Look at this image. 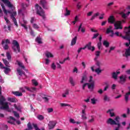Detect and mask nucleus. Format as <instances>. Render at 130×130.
I'll return each instance as SVG.
<instances>
[{"label":"nucleus","mask_w":130,"mask_h":130,"mask_svg":"<svg viewBox=\"0 0 130 130\" xmlns=\"http://www.w3.org/2000/svg\"><path fill=\"white\" fill-rule=\"evenodd\" d=\"M2 95V87L0 86V105L1 109H4V110H7L9 112L13 111V109L10 110L9 109V103L8 102H5L6 101V99Z\"/></svg>","instance_id":"f257e3e1"},{"label":"nucleus","mask_w":130,"mask_h":130,"mask_svg":"<svg viewBox=\"0 0 130 130\" xmlns=\"http://www.w3.org/2000/svg\"><path fill=\"white\" fill-rule=\"evenodd\" d=\"M1 7H2V9L3 10L4 13L6 16H8V14H10L11 18L13 20L14 24L16 27H18V23L17 22V20H16V16H17V12L16 11H7L6 8H5V5L4 4H1Z\"/></svg>","instance_id":"f03ea898"},{"label":"nucleus","mask_w":130,"mask_h":130,"mask_svg":"<svg viewBox=\"0 0 130 130\" xmlns=\"http://www.w3.org/2000/svg\"><path fill=\"white\" fill-rule=\"evenodd\" d=\"M108 22L111 24H114L115 29L118 30V29H122V25H121V21L115 22V19L113 16H110L108 19Z\"/></svg>","instance_id":"7ed1b4c3"},{"label":"nucleus","mask_w":130,"mask_h":130,"mask_svg":"<svg viewBox=\"0 0 130 130\" xmlns=\"http://www.w3.org/2000/svg\"><path fill=\"white\" fill-rule=\"evenodd\" d=\"M107 123L111 124L112 125L117 124V127L115 128V130H119V129L120 128V123H119V117L118 116L116 117V118H115V120L111 118H109L107 120Z\"/></svg>","instance_id":"20e7f679"},{"label":"nucleus","mask_w":130,"mask_h":130,"mask_svg":"<svg viewBox=\"0 0 130 130\" xmlns=\"http://www.w3.org/2000/svg\"><path fill=\"white\" fill-rule=\"evenodd\" d=\"M124 32L126 34L125 36H122L123 39H125L126 40H128L129 41L128 43H126V46H129L130 44V25L128 27H125L124 28Z\"/></svg>","instance_id":"39448f33"},{"label":"nucleus","mask_w":130,"mask_h":130,"mask_svg":"<svg viewBox=\"0 0 130 130\" xmlns=\"http://www.w3.org/2000/svg\"><path fill=\"white\" fill-rule=\"evenodd\" d=\"M93 80V77L90 76V78H89V83H85L83 85V90L85 89V87L87 86H88V88L89 90H91V91H92V90H93V88H94V81L92 80Z\"/></svg>","instance_id":"423d86ee"},{"label":"nucleus","mask_w":130,"mask_h":130,"mask_svg":"<svg viewBox=\"0 0 130 130\" xmlns=\"http://www.w3.org/2000/svg\"><path fill=\"white\" fill-rule=\"evenodd\" d=\"M35 7H36V10L37 11V14L38 15H39V16H41V17H42L43 19L45 20V14H44V11H43V10H42V8L39 6L38 4H36L35 5Z\"/></svg>","instance_id":"0eeeda50"},{"label":"nucleus","mask_w":130,"mask_h":130,"mask_svg":"<svg viewBox=\"0 0 130 130\" xmlns=\"http://www.w3.org/2000/svg\"><path fill=\"white\" fill-rule=\"evenodd\" d=\"M130 5L128 6L126 9L124 10L123 11H122L120 13L122 18L123 19H126L127 17L129 16L130 14Z\"/></svg>","instance_id":"6e6552de"},{"label":"nucleus","mask_w":130,"mask_h":130,"mask_svg":"<svg viewBox=\"0 0 130 130\" xmlns=\"http://www.w3.org/2000/svg\"><path fill=\"white\" fill-rule=\"evenodd\" d=\"M12 44L13 45L12 48L14 52H16V53L20 52V45L19 43H18L16 40H14L13 41Z\"/></svg>","instance_id":"1a4fd4ad"},{"label":"nucleus","mask_w":130,"mask_h":130,"mask_svg":"<svg viewBox=\"0 0 130 130\" xmlns=\"http://www.w3.org/2000/svg\"><path fill=\"white\" fill-rule=\"evenodd\" d=\"M25 90H27L29 92H36V88L35 87H31L30 88L27 86H25L24 87L20 88V91L21 92H22V93H25Z\"/></svg>","instance_id":"9d476101"},{"label":"nucleus","mask_w":130,"mask_h":130,"mask_svg":"<svg viewBox=\"0 0 130 130\" xmlns=\"http://www.w3.org/2000/svg\"><path fill=\"white\" fill-rule=\"evenodd\" d=\"M17 71L19 76L20 77H22L23 79H26V78H27V76L26 75V74H25V73L23 72V71H22V70L20 69V68H18L17 69Z\"/></svg>","instance_id":"9b49d317"},{"label":"nucleus","mask_w":130,"mask_h":130,"mask_svg":"<svg viewBox=\"0 0 130 130\" xmlns=\"http://www.w3.org/2000/svg\"><path fill=\"white\" fill-rule=\"evenodd\" d=\"M55 124H56V123L54 121H51L48 123V126L49 129H52V128H54L55 126Z\"/></svg>","instance_id":"f8f14e48"},{"label":"nucleus","mask_w":130,"mask_h":130,"mask_svg":"<svg viewBox=\"0 0 130 130\" xmlns=\"http://www.w3.org/2000/svg\"><path fill=\"white\" fill-rule=\"evenodd\" d=\"M27 24H28V22L24 19H23V21L20 22L21 26H22V27H23V28H24L25 30H28V27L26 25Z\"/></svg>","instance_id":"ddd939ff"},{"label":"nucleus","mask_w":130,"mask_h":130,"mask_svg":"<svg viewBox=\"0 0 130 130\" xmlns=\"http://www.w3.org/2000/svg\"><path fill=\"white\" fill-rule=\"evenodd\" d=\"M91 44H92V43L90 42L87 44H86L85 46H86V48H87L88 50L94 51L95 50V47L91 46Z\"/></svg>","instance_id":"4468645a"},{"label":"nucleus","mask_w":130,"mask_h":130,"mask_svg":"<svg viewBox=\"0 0 130 130\" xmlns=\"http://www.w3.org/2000/svg\"><path fill=\"white\" fill-rule=\"evenodd\" d=\"M107 113L109 114L111 117L113 116H115V114H114V109H110L107 112Z\"/></svg>","instance_id":"2eb2a0df"},{"label":"nucleus","mask_w":130,"mask_h":130,"mask_svg":"<svg viewBox=\"0 0 130 130\" xmlns=\"http://www.w3.org/2000/svg\"><path fill=\"white\" fill-rule=\"evenodd\" d=\"M2 1L3 3H4L5 5H7V6L9 8H12V7H13V5H12V4H11V3L10 2V1H9V0H2Z\"/></svg>","instance_id":"dca6fc26"},{"label":"nucleus","mask_w":130,"mask_h":130,"mask_svg":"<svg viewBox=\"0 0 130 130\" xmlns=\"http://www.w3.org/2000/svg\"><path fill=\"white\" fill-rule=\"evenodd\" d=\"M82 26H83V23H81L79 25L78 29V32H82V33H85V31H86V29H85V27H82Z\"/></svg>","instance_id":"f3484780"},{"label":"nucleus","mask_w":130,"mask_h":130,"mask_svg":"<svg viewBox=\"0 0 130 130\" xmlns=\"http://www.w3.org/2000/svg\"><path fill=\"white\" fill-rule=\"evenodd\" d=\"M128 89L129 90V92L126 93V94H125V100L126 102H127L128 101V97H129V95H130V87L129 86L128 87Z\"/></svg>","instance_id":"a211bd4d"},{"label":"nucleus","mask_w":130,"mask_h":130,"mask_svg":"<svg viewBox=\"0 0 130 130\" xmlns=\"http://www.w3.org/2000/svg\"><path fill=\"white\" fill-rule=\"evenodd\" d=\"M69 122L70 123H73V124H75V123H76L77 124H80L81 123V122L76 121V120L73 118H70L69 119Z\"/></svg>","instance_id":"6ab92c4d"},{"label":"nucleus","mask_w":130,"mask_h":130,"mask_svg":"<svg viewBox=\"0 0 130 130\" xmlns=\"http://www.w3.org/2000/svg\"><path fill=\"white\" fill-rule=\"evenodd\" d=\"M10 118L11 120L8 121V123H11V124H15V121H16V119L12 116H10Z\"/></svg>","instance_id":"aec40b11"},{"label":"nucleus","mask_w":130,"mask_h":130,"mask_svg":"<svg viewBox=\"0 0 130 130\" xmlns=\"http://www.w3.org/2000/svg\"><path fill=\"white\" fill-rule=\"evenodd\" d=\"M120 72H114L112 74V78L113 79H114V80H117V75L119 74Z\"/></svg>","instance_id":"412c9836"},{"label":"nucleus","mask_w":130,"mask_h":130,"mask_svg":"<svg viewBox=\"0 0 130 130\" xmlns=\"http://www.w3.org/2000/svg\"><path fill=\"white\" fill-rule=\"evenodd\" d=\"M40 4L42 5L44 9H47L46 8V1L45 0H41Z\"/></svg>","instance_id":"4be33fe9"},{"label":"nucleus","mask_w":130,"mask_h":130,"mask_svg":"<svg viewBox=\"0 0 130 130\" xmlns=\"http://www.w3.org/2000/svg\"><path fill=\"white\" fill-rule=\"evenodd\" d=\"M45 55L46 57L49 58V57H53V54L51 53L50 52L46 51L45 53Z\"/></svg>","instance_id":"5701e85b"},{"label":"nucleus","mask_w":130,"mask_h":130,"mask_svg":"<svg viewBox=\"0 0 130 130\" xmlns=\"http://www.w3.org/2000/svg\"><path fill=\"white\" fill-rule=\"evenodd\" d=\"M12 93L15 96H23V93L20 91H12Z\"/></svg>","instance_id":"b1692460"},{"label":"nucleus","mask_w":130,"mask_h":130,"mask_svg":"<svg viewBox=\"0 0 130 130\" xmlns=\"http://www.w3.org/2000/svg\"><path fill=\"white\" fill-rule=\"evenodd\" d=\"M4 69V73L8 75L11 72V69L7 68V67H4L3 68Z\"/></svg>","instance_id":"393cba45"},{"label":"nucleus","mask_w":130,"mask_h":130,"mask_svg":"<svg viewBox=\"0 0 130 130\" xmlns=\"http://www.w3.org/2000/svg\"><path fill=\"white\" fill-rule=\"evenodd\" d=\"M36 42H37L39 44H42V39L40 38V37H37L36 39Z\"/></svg>","instance_id":"a878e982"},{"label":"nucleus","mask_w":130,"mask_h":130,"mask_svg":"<svg viewBox=\"0 0 130 130\" xmlns=\"http://www.w3.org/2000/svg\"><path fill=\"white\" fill-rule=\"evenodd\" d=\"M82 115L81 116L82 119L84 120L87 119V116H86V113H85V109L82 110Z\"/></svg>","instance_id":"bb28decb"},{"label":"nucleus","mask_w":130,"mask_h":130,"mask_svg":"<svg viewBox=\"0 0 130 130\" xmlns=\"http://www.w3.org/2000/svg\"><path fill=\"white\" fill-rule=\"evenodd\" d=\"M3 60L6 67H7V68H10V63L9 62V61H8V60H7V59H3Z\"/></svg>","instance_id":"cd10ccee"},{"label":"nucleus","mask_w":130,"mask_h":130,"mask_svg":"<svg viewBox=\"0 0 130 130\" xmlns=\"http://www.w3.org/2000/svg\"><path fill=\"white\" fill-rule=\"evenodd\" d=\"M125 55L126 57L127 56H129L130 55V47L128 49H126L125 52Z\"/></svg>","instance_id":"c85d7f7f"},{"label":"nucleus","mask_w":130,"mask_h":130,"mask_svg":"<svg viewBox=\"0 0 130 130\" xmlns=\"http://www.w3.org/2000/svg\"><path fill=\"white\" fill-rule=\"evenodd\" d=\"M76 43H77V37H75L74 38L72 39L71 45L73 46V45H75V44H76Z\"/></svg>","instance_id":"c756f323"},{"label":"nucleus","mask_w":130,"mask_h":130,"mask_svg":"<svg viewBox=\"0 0 130 130\" xmlns=\"http://www.w3.org/2000/svg\"><path fill=\"white\" fill-rule=\"evenodd\" d=\"M95 57L94 58V60H97V59H98V58L100 55V51H96L95 53Z\"/></svg>","instance_id":"7c9ffc66"},{"label":"nucleus","mask_w":130,"mask_h":130,"mask_svg":"<svg viewBox=\"0 0 130 130\" xmlns=\"http://www.w3.org/2000/svg\"><path fill=\"white\" fill-rule=\"evenodd\" d=\"M10 40L9 39H6V40H4L2 41V45H4V44H10Z\"/></svg>","instance_id":"2f4dec72"},{"label":"nucleus","mask_w":130,"mask_h":130,"mask_svg":"<svg viewBox=\"0 0 130 130\" xmlns=\"http://www.w3.org/2000/svg\"><path fill=\"white\" fill-rule=\"evenodd\" d=\"M125 82V78L123 77V76L120 77V81L119 83L121 84H123Z\"/></svg>","instance_id":"473e14b6"},{"label":"nucleus","mask_w":130,"mask_h":130,"mask_svg":"<svg viewBox=\"0 0 130 130\" xmlns=\"http://www.w3.org/2000/svg\"><path fill=\"white\" fill-rule=\"evenodd\" d=\"M17 62L19 66V67H20V68H21V69H23V70H25V67L24 66V65H23V63L19 61H17Z\"/></svg>","instance_id":"72a5a7b5"},{"label":"nucleus","mask_w":130,"mask_h":130,"mask_svg":"<svg viewBox=\"0 0 130 130\" xmlns=\"http://www.w3.org/2000/svg\"><path fill=\"white\" fill-rule=\"evenodd\" d=\"M33 129V126H32V124H31V123L29 122L27 124V128L25 129V130H32Z\"/></svg>","instance_id":"f704fd0d"},{"label":"nucleus","mask_w":130,"mask_h":130,"mask_svg":"<svg viewBox=\"0 0 130 130\" xmlns=\"http://www.w3.org/2000/svg\"><path fill=\"white\" fill-rule=\"evenodd\" d=\"M14 107H15V109H16V110H18V111L21 112V110L22 109V107H21V106H17V105L14 104Z\"/></svg>","instance_id":"c9c22d12"},{"label":"nucleus","mask_w":130,"mask_h":130,"mask_svg":"<svg viewBox=\"0 0 130 130\" xmlns=\"http://www.w3.org/2000/svg\"><path fill=\"white\" fill-rule=\"evenodd\" d=\"M60 105L61 107H67V106H68L69 107H71V105L68 104L66 103H60Z\"/></svg>","instance_id":"e433bc0d"},{"label":"nucleus","mask_w":130,"mask_h":130,"mask_svg":"<svg viewBox=\"0 0 130 130\" xmlns=\"http://www.w3.org/2000/svg\"><path fill=\"white\" fill-rule=\"evenodd\" d=\"M76 22H79V16H76L74 18V21H72L73 24L75 25Z\"/></svg>","instance_id":"4c0bfd02"},{"label":"nucleus","mask_w":130,"mask_h":130,"mask_svg":"<svg viewBox=\"0 0 130 130\" xmlns=\"http://www.w3.org/2000/svg\"><path fill=\"white\" fill-rule=\"evenodd\" d=\"M85 82H87V77L86 76H83L82 80L81 81V84L83 83H85Z\"/></svg>","instance_id":"58836bf2"},{"label":"nucleus","mask_w":130,"mask_h":130,"mask_svg":"<svg viewBox=\"0 0 130 130\" xmlns=\"http://www.w3.org/2000/svg\"><path fill=\"white\" fill-rule=\"evenodd\" d=\"M103 44L106 47H108L109 46V42H108L107 41H104L103 43Z\"/></svg>","instance_id":"ea45409f"},{"label":"nucleus","mask_w":130,"mask_h":130,"mask_svg":"<svg viewBox=\"0 0 130 130\" xmlns=\"http://www.w3.org/2000/svg\"><path fill=\"white\" fill-rule=\"evenodd\" d=\"M37 118L39 119V120H43L44 119V116L42 115H38L37 116Z\"/></svg>","instance_id":"a19ab883"},{"label":"nucleus","mask_w":130,"mask_h":130,"mask_svg":"<svg viewBox=\"0 0 130 130\" xmlns=\"http://www.w3.org/2000/svg\"><path fill=\"white\" fill-rule=\"evenodd\" d=\"M112 29V26H110L107 29L106 33H107L108 34L110 33V32H112L113 31L111 30Z\"/></svg>","instance_id":"79ce46f5"},{"label":"nucleus","mask_w":130,"mask_h":130,"mask_svg":"<svg viewBox=\"0 0 130 130\" xmlns=\"http://www.w3.org/2000/svg\"><path fill=\"white\" fill-rule=\"evenodd\" d=\"M67 95H69V90L68 89H67L64 93L62 94V96L63 98L67 97Z\"/></svg>","instance_id":"37998d69"},{"label":"nucleus","mask_w":130,"mask_h":130,"mask_svg":"<svg viewBox=\"0 0 130 130\" xmlns=\"http://www.w3.org/2000/svg\"><path fill=\"white\" fill-rule=\"evenodd\" d=\"M6 56L8 60H10V59L12 58V56H11V54H10V52H7Z\"/></svg>","instance_id":"c03bdc74"},{"label":"nucleus","mask_w":130,"mask_h":130,"mask_svg":"<svg viewBox=\"0 0 130 130\" xmlns=\"http://www.w3.org/2000/svg\"><path fill=\"white\" fill-rule=\"evenodd\" d=\"M70 15H71V11L69 10H68L67 8H66V12L64 14V16H70Z\"/></svg>","instance_id":"a18cd8bd"},{"label":"nucleus","mask_w":130,"mask_h":130,"mask_svg":"<svg viewBox=\"0 0 130 130\" xmlns=\"http://www.w3.org/2000/svg\"><path fill=\"white\" fill-rule=\"evenodd\" d=\"M32 83L34 86H37L38 85V82L35 79L32 80Z\"/></svg>","instance_id":"49530a36"},{"label":"nucleus","mask_w":130,"mask_h":130,"mask_svg":"<svg viewBox=\"0 0 130 130\" xmlns=\"http://www.w3.org/2000/svg\"><path fill=\"white\" fill-rule=\"evenodd\" d=\"M51 68L52 70H55L56 69V65H55V63H52Z\"/></svg>","instance_id":"de8ad7c7"},{"label":"nucleus","mask_w":130,"mask_h":130,"mask_svg":"<svg viewBox=\"0 0 130 130\" xmlns=\"http://www.w3.org/2000/svg\"><path fill=\"white\" fill-rule=\"evenodd\" d=\"M41 96L45 102H47L49 100L48 98H47L46 96L45 95H43V96L41 95Z\"/></svg>","instance_id":"09e8293b"},{"label":"nucleus","mask_w":130,"mask_h":130,"mask_svg":"<svg viewBox=\"0 0 130 130\" xmlns=\"http://www.w3.org/2000/svg\"><path fill=\"white\" fill-rule=\"evenodd\" d=\"M8 100L10 102H16V99L14 98H8Z\"/></svg>","instance_id":"8fccbe9b"},{"label":"nucleus","mask_w":130,"mask_h":130,"mask_svg":"<svg viewBox=\"0 0 130 130\" xmlns=\"http://www.w3.org/2000/svg\"><path fill=\"white\" fill-rule=\"evenodd\" d=\"M99 15V13H96L95 14H94L92 17H91V20H94V19H95V18H96V17H98V16Z\"/></svg>","instance_id":"3c124183"},{"label":"nucleus","mask_w":130,"mask_h":130,"mask_svg":"<svg viewBox=\"0 0 130 130\" xmlns=\"http://www.w3.org/2000/svg\"><path fill=\"white\" fill-rule=\"evenodd\" d=\"M70 82L71 85H72V86H75V82H74V80H73V78H70Z\"/></svg>","instance_id":"603ef678"},{"label":"nucleus","mask_w":130,"mask_h":130,"mask_svg":"<svg viewBox=\"0 0 130 130\" xmlns=\"http://www.w3.org/2000/svg\"><path fill=\"white\" fill-rule=\"evenodd\" d=\"M13 113L14 114V116L16 117H17L18 118H19V117H20V115H19V113H18L16 111H13Z\"/></svg>","instance_id":"864d4df0"},{"label":"nucleus","mask_w":130,"mask_h":130,"mask_svg":"<svg viewBox=\"0 0 130 130\" xmlns=\"http://www.w3.org/2000/svg\"><path fill=\"white\" fill-rule=\"evenodd\" d=\"M95 61H96L95 64L97 66L98 68H100V64H101V63L97 60H95Z\"/></svg>","instance_id":"5fc2aeb1"},{"label":"nucleus","mask_w":130,"mask_h":130,"mask_svg":"<svg viewBox=\"0 0 130 130\" xmlns=\"http://www.w3.org/2000/svg\"><path fill=\"white\" fill-rule=\"evenodd\" d=\"M94 71H95V73H96L98 74H100V73H101V72H102V70H100V68H99L95 69Z\"/></svg>","instance_id":"6e6d98bb"},{"label":"nucleus","mask_w":130,"mask_h":130,"mask_svg":"<svg viewBox=\"0 0 130 130\" xmlns=\"http://www.w3.org/2000/svg\"><path fill=\"white\" fill-rule=\"evenodd\" d=\"M45 60L46 64H47V65L49 64V63L50 62V60H49V59L46 58V59H45Z\"/></svg>","instance_id":"4d7b16f0"},{"label":"nucleus","mask_w":130,"mask_h":130,"mask_svg":"<svg viewBox=\"0 0 130 130\" xmlns=\"http://www.w3.org/2000/svg\"><path fill=\"white\" fill-rule=\"evenodd\" d=\"M101 46H102V43L101 42H100L98 43V47L99 50L101 49Z\"/></svg>","instance_id":"13d9d810"},{"label":"nucleus","mask_w":130,"mask_h":130,"mask_svg":"<svg viewBox=\"0 0 130 130\" xmlns=\"http://www.w3.org/2000/svg\"><path fill=\"white\" fill-rule=\"evenodd\" d=\"M94 119H95V118H94V117L93 116H92L91 119H90L88 120V122H90V123L94 122Z\"/></svg>","instance_id":"bf43d9fd"},{"label":"nucleus","mask_w":130,"mask_h":130,"mask_svg":"<svg viewBox=\"0 0 130 130\" xmlns=\"http://www.w3.org/2000/svg\"><path fill=\"white\" fill-rule=\"evenodd\" d=\"M32 27L34 29H39V26L37 24H34Z\"/></svg>","instance_id":"052dcab7"},{"label":"nucleus","mask_w":130,"mask_h":130,"mask_svg":"<svg viewBox=\"0 0 130 130\" xmlns=\"http://www.w3.org/2000/svg\"><path fill=\"white\" fill-rule=\"evenodd\" d=\"M91 101L92 104H96V102L97 101V100H95V99H91Z\"/></svg>","instance_id":"680f3d73"},{"label":"nucleus","mask_w":130,"mask_h":130,"mask_svg":"<svg viewBox=\"0 0 130 130\" xmlns=\"http://www.w3.org/2000/svg\"><path fill=\"white\" fill-rule=\"evenodd\" d=\"M4 19H5V21H6L7 24H10V20H9V19H8V18H7V16H5Z\"/></svg>","instance_id":"e2e57ef3"},{"label":"nucleus","mask_w":130,"mask_h":130,"mask_svg":"<svg viewBox=\"0 0 130 130\" xmlns=\"http://www.w3.org/2000/svg\"><path fill=\"white\" fill-rule=\"evenodd\" d=\"M56 64L57 66V69H61V66H60V64H59L58 62H57Z\"/></svg>","instance_id":"0e129e2a"},{"label":"nucleus","mask_w":130,"mask_h":130,"mask_svg":"<svg viewBox=\"0 0 130 130\" xmlns=\"http://www.w3.org/2000/svg\"><path fill=\"white\" fill-rule=\"evenodd\" d=\"M47 111L49 113H50V112H52L53 111V109L49 108V109H47Z\"/></svg>","instance_id":"69168bd1"},{"label":"nucleus","mask_w":130,"mask_h":130,"mask_svg":"<svg viewBox=\"0 0 130 130\" xmlns=\"http://www.w3.org/2000/svg\"><path fill=\"white\" fill-rule=\"evenodd\" d=\"M34 21H35V17H31L30 19V23L32 24L34 23Z\"/></svg>","instance_id":"338daca9"},{"label":"nucleus","mask_w":130,"mask_h":130,"mask_svg":"<svg viewBox=\"0 0 130 130\" xmlns=\"http://www.w3.org/2000/svg\"><path fill=\"white\" fill-rule=\"evenodd\" d=\"M3 45L4 46V49H8V48H9V46L6 44H4Z\"/></svg>","instance_id":"774afa93"}]
</instances>
